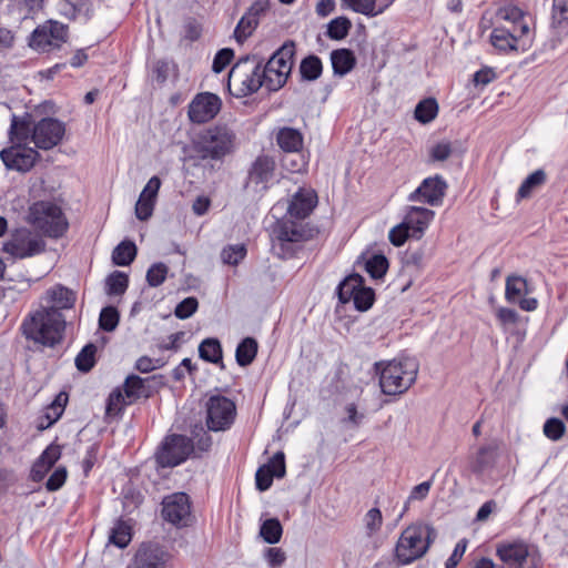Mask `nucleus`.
<instances>
[{"label": "nucleus", "mask_w": 568, "mask_h": 568, "mask_svg": "<svg viewBox=\"0 0 568 568\" xmlns=\"http://www.w3.org/2000/svg\"><path fill=\"white\" fill-rule=\"evenodd\" d=\"M236 144V133L230 125L215 124L201 133L197 150L203 159L221 160L231 154Z\"/></svg>", "instance_id": "6"}, {"label": "nucleus", "mask_w": 568, "mask_h": 568, "mask_svg": "<svg viewBox=\"0 0 568 568\" xmlns=\"http://www.w3.org/2000/svg\"><path fill=\"white\" fill-rule=\"evenodd\" d=\"M257 353V343L252 337L244 338L236 348V362L240 366L250 365Z\"/></svg>", "instance_id": "31"}, {"label": "nucleus", "mask_w": 568, "mask_h": 568, "mask_svg": "<svg viewBox=\"0 0 568 568\" xmlns=\"http://www.w3.org/2000/svg\"><path fill=\"white\" fill-rule=\"evenodd\" d=\"M206 426L213 432L229 429L235 420L236 406L233 400L222 395L211 396L206 404Z\"/></svg>", "instance_id": "9"}, {"label": "nucleus", "mask_w": 568, "mask_h": 568, "mask_svg": "<svg viewBox=\"0 0 568 568\" xmlns=\"http://www.w3.org/2000/svg\"><path fill=\"white\" fill-rule=\"evenodd\" d=\"M496 554L501 561L500 568H541L538 552L525 542H501Z\"/></svg>", "instance_id": "8"}, {"label": "nucleus", "mask_w": 568, "mask_h": 568, "mask_svg": "<svg viewBox=\"0 0 568 568\" xmlns=\"http://www.w3.org/2000/svg\"><path fill=\"white\" fill-rule=\"evenodd\" d=\"M136 255V246L132 242L120 243L112 253L114 264L120 266L129 265Z\"/></svg>", "instance_id": "38"}, {"label": "nucleus", "mask_w": 568, "mask_h": 568, "mask_svg": "<svg viewBox=\"0 0 568 568\" xmlns=\"http://www.w3.org/2000/svg\"><path fill=\"white\" fill-rule=\"evenodd\" d=\"M123 392L125 393L128 402L133 403L138 398L144 396V381L136 375H131L126 377L125 383L123 385Z\"/></svg>", "instance_id": "43"}, {"label": "nucleus", "mask_w": 568, "mask_h": 568, "mask_svg": "<svg viewBox=\"0 0 568 568\" xmlns=\"http://www.w3.org/2000/svg\"><path fill=\"white\" fill-rule=\"evenodd\" d=\"M545 182L546 173L544 170H536L529 174L518 189L517 201L530 197L532 192L540 187Z\"/></svg>", "instance_id": "30"}, {"label": "nucleus", "mask_w": 568, "mask_h": 568, "mask_svg": "<svg viewBox=\"0 0 568 568\" xmlns=\"http://www.w3.org/2000/svg\"><path fill=\"white\" fill-rule=\"evenodd\" d=\"M453 152L452 144L448 141L436 143L429 149V160L432 162H442L447 160Z\"/></svg>", "instance_id": "55"}, {"label": "nucleus", "mask_w": 568, "mask_h": 568, "mask_svg": "<svg viewBox=\"0 0 568 568\" xmlns=\"http://www.w3.org/2000/svg\"><path fill=\"white\" fill-rule=\"evenodd\" d=\"M409 237H412L410 231L404 225V221L390 229L388 234L389 242L397 247L402 246Z\"/></svg>", "instance_id": "59"}, {"label": "nucleus", "mask_w": 568, "mask_h": 568, "mask_svg": "<svg viewBox=\"0 0 568 568\" xmlns=\"http://www.w3.org/2000/svg\"><path fill=\"white\" fill-rule=\"evenodd\" d=\"M496 17L498 20L510 22L511 28L516 29V23L523 19V12L519 8L514 6H506L498 9Z\"/></svg>", "instance_id": "56"}, {"label": "nucleus", "mask_w": 568, "mask_h": 568, "mask_svg": "<svg viewBox=\"0 0 568 568\" xmlns=\"http://www.w3.org/2000/svg\"><path fill=\"white\" fill-rule=\"evenodd\" d=\"M258 20L245 13L239 21L235 30L234 38L239 43H243L256 29Z\"/></svg>", "instance_id": "42"}, {"label": "nucleus", "mask_w": 568, "mask_h": 568, "mask_svg": "<svg viewBox=\"0 0 568 568\" xmlns=\"http://www.w3.org/2000/svg\"><path fill=\"white\" fill-rule=\"evenodd\" d=\"M528 293V285L520 276H508L506 280L505 297L508 302L515 303L521 295Z\"/></svg>", "instance_id": "33"}, {"label": "nucleus", "mask_w": 568, "mask_h": 568, "mask_svg": "<svg viewBox=\"0 0 568 568\" xmlns=\"http://www.w3.org/2000/svg\"><path fill=\"white\" fill-rule=\"evenodd\" d=\"M565 424L559 418H549L544 425V434L551 440H558L565 433Z\"/></svg>", "instance_id": "58"}, {"label": "nucleus", "mask_w": 568, "mask_h": 568, "mask_svg": "<svg viewBox=\"0 0 568 568\" xmlns=\"http://www.w3.org/2000/svg\"><path fill=\"white\" fill-rule=\"evenodd\" d=\"M74 302L75 296L72 291L64 286L55 285L49 288L41 297V304L39 307L61 313L63 310L71 308Z\"/></svg>", "instance_id": "19"}, {"label": "nucleus", "mask_w": 568, "mask_h": 568, "mask_svg": "<svg viewBox=\"0 0 568 568\" xmlns=\"http://www.w3.org/2000/svg\"><path fill=\"white\" fill-rule=\"evenodd\" d=\"M201 358L211 363H219L222 359L221 344L215 338H206L199 346Z\"/></svg>", "instance_id": "39"}, {"label": "nucleus", "mask_w": 568, "mask_h": 568, "mask_svg": "<svg viewBox=\"0 0 568 568\" xmlns=\"http://www.w3.org/2000/svg\"><path fill=\"white\" fill-rule=\"evenodd\" d=\"M170 554L158 545H142L135 554L136 568H165Z\"/></svg>", "instance_id": "21"}, {"label": "nucleus", "mask_w": 568, "mask_h": 568, "mask_svg": "<svg viewBox=\"0 0 568 568\" xmlns=\"http://www.w3.org/2000/svg\"><path fill=\"white\" fill-rule=\"evenodd\" d=\"M65 133L64 123L52 118H44L32 126L27 121H17L11 125V140L26 141L29 138L41 150H50L57 146Z\"/></svg>", "instance_id": "3"}, {"label": "nucleus", "mask_w": 568, "mask_h": 568, "mask_svg": "<svg viewBox=\"0 0 568 568\" xmlns=\"http://www.w3.org/2000/svg\"><path fill=\"white\" fill-rule=\"evenodd\" d=\"M437 113L438 104L433 98L420 101L415 108V119L424 124L432 122Z\"/></svg>", "instance_id": "35"}, {"label": "nucleus", "mask_w": 568, "mask_h": 568, "mask_svg": "<svg viewBox=\"0 0 568 568\" xmlns=\"http://www.w3.org/2000/svg\"><path fill=\"white\" fill-rule=\"evenodd\" d=\"M67 469L65 467H58L53 474L49 477L47 484H45V487L49 491H55L58 489H60L65 479H67Z\"/></svg>", "instance_id": "61"}, {"label": "nucleus", "mask_w": 568, "mask_h": 568, "mask_svg": "<svg viewBox=\"0 0 568 568\" xmlns=\"http://www.w3.org/2000/svg\"><path fill=\"white\" fill-rule=\"evenodd\" d=\"M27 222L50 237H59L68 229L61 209L47 201L36 202L29 207Z\"/></svg>", "instance_id": "7"}, {"label": "nucleus", "mask_w": 568, "mask_h": 568, "mask_svg": "<svg viewBox=\"0 0 568 568\" xmlns=\"http://www.w3.org/2000/svg\"><path fill=\"white\" fill-rule=\"evenodd\" d=\"M221 105V99L216 94L210 92L199 93L189 104V119L193 123H205L216 116Z\"/></svg>", "instance_id": "14"}, {"label": "nucleus", "mask_w": 568, "mask_h": 568, "mask_svg": "<svg viewBox=\"0 0 568 568\" xmlns=\"http://www.w3.org/2000/svg\"><path fill=\"white\" fill-rule=\"evenodd\" d=\"M374 296V291L362 284L353 298L355 307L358 311H367L373 305Z\"/></svg>", "instance_id": "54"}, {"label": "nucleus", "mask_w": 568, "mask_h": 568, "mask_svg": "<svg viewBox=\"0 0 568 568\" xmlns=\"http://www.w3.org/2000/svg\"><path fill=\"white\" fill-rule=\"evenodd\" d=\"M246 255V248L243 244L229 245L221 252L223 263L236 265Z\"/></svg>", "instance_id": "51"}, {"label": "nucleus", "mask_w": 568, "mask_h": 568, "mask_svg": "<svg viewBox=\"0 0 568 568\" xmlns=\"http://www.w3.org/2000/svg\"><path fill=\"white\" fill-rule=\"evenodd\" d=\"M131 527L123 521H119L111 530L109 540L119 548H124L131 541Z\"/></svg>", "instance_id": "44"}, {"label": "nucleus", "mask_w": 568, "mask_h": 568, "mask_svg": "<svg viewBox=\"0 0 568 568\" xmlns=\"http://www.w3.org/2000/svg\"><path fill=\"white\" fill-rule=\"evenodd\" d=\"M199 306V302L195 297H186L180 302L174 311L178 318L185 320L192 316Z\"/></svg>", "instance_id": "57"}, {"label": "nucleus", "mask_w": 568, "mask_h": 568, "mask_svg": "<svg viewBox=\"0 0 568 568\" xmlns=\"http://www.w3.org/2000/svg\"><path fill=\"white\" fill-rule=\"evenodd\" d=\"M447 190V183L439 176L425 179L422 184L409 194L410 202H420L432 206L439 205L443 202Z\"/></svg>", "instance_id": "16"}, {"label": "nucleus", "mask_w": 568, "mask_h": 568, "mask_svg": "<svg viewBox=\"0 0 568 568\" xmlns=\"http://www.w3.org/2000/svg\"><path fill=\"white\" fill-rule=\"evenodd\" d=\"M499 456V446L497 443H489L480 446L470 457L469 467L475 474H483L494 468Z\"/></svg>", "instance_id": "23"}, {"label": "nucleus", "mask_w": 568, "mask_h": 568, "mask_svg": "<svg viewBox=\"0 0 568 568\" xmlns=\"http://www.w3.org/2000/svg\"><path fill=\"white\" fill-rule=\"evenodd\" d=\"M365 268L373 278H382L388 268V261L384 255L375 254L365 262Z\"/></svg>", "instance_id": "45"}, {"label": "nucleus", "mask_w": 568, "mask_h": 568, "mask_svg": "<svg viewBox=\"0 0 568 568\" xmlns=\"http://www.w3.org/2000/svg\"><path fill=\"white\" fill-rule=\"evenodd\" d=\"M42 237L28 229L17 230L4 243L3 250L14 258H27L44 251Z\"/></svg>", "instance_id": "11"}, {"label": "nucleus", "mask_w": 568, "mask_h": 568, "mask_svg": "<svg viewBox=\"0 0 568 568\" xmlns=\"http://www.w3.org/2000/svg\"><path fill=\"white\" fill-rule=\"evenodd\" d=\"M285 471V456L282 452H277L266 465L257 469L255 475L257 489L261 491L268 489L273 477L282 478Z\"/></svg>", "instance_id": "17"}, {"label": "nucleus", "mask_w": 568, "mask_h": 568, "mask_svg": "<svg viewBox=\"0 0 568 568\" xmlns=\"http://www.w3.org/2000/svg\"><path fill=\"white\" fill-rule=\"evenodd\" d=\"M322 61L316 55H308L302 60L300 73L304 80L314 81L322 74Z\"/></svg>", "instance_id": "36"}, {"label": "nucleus", "mask_w": 568, "mask_h": 568, "mask_svg": "<svg viewBox=\"0 0 568 568\" xmlns=\"http://www.w3.org/2000/svg\"><path fill=\"white\" fill-rule=\"evenodd\" d=\"M20 142L21 141H18V143H14L10 148L3 149L0 152V158L7 169L18 172H28L34 166L40 154L33 148L21 144Z\"/></svg>", "instance_id": "13"}, {"label": "nucleus", "mask_w": 568, "mask_h": 568, "mask_svg": "<svg viewBox=\"0 0 568 568\" xmlns=\"http://www.w3.org/2000/svg\"><path fill=\"white\" fill-rule=\"evenodd\" d=\"M331 62L334 74L344 77L355 67L356 58L348 49H337L331 52Z\"/></svg>", "instance_id": "28"}, {"label": "nucleus", "mask_w": 568, "mask_h": 568, "mask_svg": "<svg viewBox=\"0 0 568 568\" xmlns=\"http://www.w3.org/2000/svg\"><path fill=\"white\" fill-rule=\"evenodd\" d=\"M68 403V395L65 393H60L57 395L55 399L50 405V410L53 412V415L48 416V423H40V428L44 429L50 427L54 422H57L63 413L64 406Z\"/></svg>", "instance_id": "50"}, {"label": "nucleus", "mask_w": 568, "mask_h": 568, "mask_svg": "<svg viewBox=\"0 0 568 568\" xmlns=\"http://www.w3.org/2000/svg\"><path fill=\"white\" fill-rule=\"evenodd\" d=\"M162 514L165 520L175 526H187L192 519L189 496L175 493L163 500Z\"/></svg>", "instance_id": "15"}, {"label": "nucleus", "mask_w": 568, "mask_h": 568, "mask_svg": "<svg viewBox=\"0 0 568 568\" xmlns=\"http://www.w3.org/2000/svg\"><path fill=\"white\" fill-rule=\"evenodd\" d=\"M193 452L192 442L183 435H172L161 445L156 460L162 467H174L184 462Z\"/></svg>", "instance_id": "12"}, {"label": "nucleus", "mask_w": 568, "mask_h": 568, "mask_svg": "<svg viewBox=\"0 0 568 568\" xmlns=\"http://www.w3.org/2000/svg\"><path fill=\"white\" fill-rule=\"evenodd\" d=\"M233 57H234V52L232 49L225 48V49L220 50L213 60V65H212L213 71L215 73H220L221 71H223L225 69V67L230 64Z\"/></svg>", "instance_id": "60"}, {"label": "nucleus", "mask_w": 568, "mask_h": 568, "mask_svg": "<svg viewBox=\"0 0 568 568\" xmlns=\"http://www.w3.org/2000/svg\"><path fill=\"white\" fill-rule=\"evenodd\" d=\"M295 45L293 42L284 43L267 61L271 69L274 68L281 74L290 75L293 68Z\"/></svg>", "instance_id": "25"}, {"label": "nucleus", "mask_w": 568, "mask_h": 568, "mask_svg": "<svg viewBox=\"0 0 568 568\" xmlns=\"http://www.w3.org/2000/svg\"><path fill=\"white\" fill-rule=\"evenodd\" d=\"M97 347L93 344H89L82 348V351L75 357V366L81 372H89L94 365V355Z\"/></svg>", "instance_id": "49"}, {"label": "nucleus", "mask_w": 568, "mask_h": 568, "mask_svg": "<svg viewBox=\"0 0 568 568\" xmlns=\"http://www.w3.org/2000/svg\"><path fill=\"white\" fill-rule=\"evenodd\" d=\"M169 267L164 263H155L146 272V282L152 287L160 286L166 278Z\"/></svg>", "instance_id": "52"}, {"label": "nucleus", "mask_w": 568, "mask_h": 568, "mask_svg": "<svg viewBox=\"0 0 568 568\" xmlns=\"http://www.w3.org/2000/svg\"><path fill=\"white\" fill-rule=\"evenodd\" d=\"M491 44L500 51L517 50L518 36L516 29H507L505 27H497L490 36Z\"/></svg>", "instance_id": "26"}, {"label": "nucleus", "mask_w": 568, "mask_h": 568, "mask_svg": "<svg viewBox=\"0 0 568 568\" xmlns=\"http://www.w3.org/2000/svg\"><path fill=\"white\" fill-rule=\"evenodd\" d=\"M65 320L60 312L37 308L22 322L21 331L27 339L47 347H53L63 338Z\"/></svg>", "instance_id": "1"}, {"label": "nucleus", "mask_w": 568, "mask_h": 568, "mask_svg": "<svg viewBox=\"0 0 568 568\" xmlns=\"http://www.w3.org/2000/svg\"><path fill=\"white\" fill-rule=\"evenodd\" d=\"M276 240L281 243H295L304 240V230L301 224L286 221L278 224Z\"/></svg>", "instance_id": "29"}, {"label": "nucleus", "mask_w": 568, "mask_h": 568, "mask_svg": "<svg viewBox=\"0 0 568 568\" xmlns=\"http://www.w3.org/2000/svg\"><path fill=\"white\" fill-rule=\"evenodd\" d=\"M351 29V21L347 18H336L328 23L327 36L331 39H344Z\"/></svg>", "instance_id": "48"}, {"label": "nucleus", "mask_w": 568, "mask_h": 568, "mask_svg": "<svg viewBox=\"0 0 568 568\" xmlns=\"http://www.w3.org/2000/svg\"><path fill=\"white\" fill-rule=\"evenodd\" d=\"M161 186V180L152 176L142 190L135 204V216L141 221H146L153 214L158 193Z\"/></svg>", "instance_id": "20"}, {"label": "nucleus", "mask_w": 568, "mask_h": 568, "mask_svg": "<svg viewBox=\"0 0 568 568\" xmlns=\"http://www.w3.org/2000/svg\"><path fill=\"white\" fill-rule=\"evenodd\" d=\"M67 27L58 21L49 20L39 26L31 36L30 47L39 52H51L67 41Z\"/></svg>", "instance_id": "10"}, {"label": "nucleus", "mask_w": 568, "mask_h": 568, "mask_svg": "<svg viewBox=\"0 0 568 568\" xmlns=\"http://www.w3.org/2000/svg\"><path fill=\"white\" fill-rule=\"evenodd\" d=\"M434 215L435 212L429 209L413 205L406 210L403 220L404 225L408 227L413 239L419 240L433 221Z\"/></svg>", "instance_id": "18"}, {"label": "nucleus", "mask_w": 568, "mask_h": 568, "mask_svg": "<svg viewBox=\"0 0 568 568\" xmlns=\"http://www.w3.org/2000/svg\"><path fill=\"white\" fill-rule=\"evenodd\" d=\"M129 278L122 272H113L105 280V292L108 295H122L128 288Z\"/></svg>", "instance_id": "41"}, {"label": "nucleus", "mask_w": 568, "mask_h": 568, "mask_svg": "<svg viewBox=\"0 0 568 568\" xmlns=\"http://www.w3.org/2000/svg\"><path fill=\"white\" fill-rule=\"evenodd\" d=\"M61 456V449L58 445H50L39 457V460L47 466V468H52V466L58 462Z\"/></svg>", "instance_id": "62"}, {"label": "nucleus", "mask_w": 568, "mask_h": 568, "mask_svg": "<svg viewBox=\"0 0 568 568\" xmlns=\"http://www.w3.org/2000/svg\"><path fill=\"white\" fill-rule=\"evenodd\" d=\"M278 146L285 152H298L303 148V135L294 128H281L276 134Z\"/></svg>", "instance_id": "27"}, {"label": "nucleus", "mask_w": 568, "mask_h": 568, "mask_svg": "<svg viewBox=\"0 0 568 568\" xmlns=\"http://www.w3.org/2000/svg\"><path fill=\"white\" fill-rule=\"evenodd\" d=\"M366 537L374 539L383 526V515L379 508H371L363 518Z\"/></svg>", "instance_id": "34"}, {"label": "nucleus", "mask_w": 568, "mask_h": 568, "mask_svg": "<svg viewBox=\"0 0 568 568\" xmlns=\"http://www.w3.org/2000/svg\"><path fill=\"white\" fill-rule=\"evenodd\" d=\"M274 169L275 162L272 158L266 155L258 156L250 171V182L264 189L266 183L273 178Z\"/></svg>", "instance_id": "24"}, {"label": "nucleus", "mask_w": 568, "mask_h": 568, "mask_svg": "<svg viewBox=\"0 0 568 568\" xmlns=\"http://www.w3.org/2000/svg\"><path fill=\"white\" fill-rule=\"evenodd\" d=\"M317 204V195L312 189H300L291 199L287 213L294 219H305Z\"/></svg>", "instance_id": "22"}, {"label": "nucleus", "mask_w": 568, "mask_h": 568, "mask_svg": "<svg viewBox=\"0 0 568 568\" xmlns=\"http://www.w3.org/2000/svg\"><path fill=\"white\" fill-rule=\"evenodd\" d=\"M437 532L428 524H415L404 529L395 547V560L398 566L409 565L422 558L435 540Z\"/></svg>", "instance_id": "4"}, {"label": "nucleus", "mask_w": 568, "mask_h": 568, "mask_svg": "<svg viewBox=\"0 0 568 568\" xmlns=\"http://www.w3.org/2000/svg\"><path fill=\"white\" fill-rule=\"evenodd\" d=\"M262 72L263 85H265L270 91H276L281 89L288 78L285 74H281L280 71L274 68L271 70V65L267 63L265 65L262 64Z\"/></svg>", "instance_id": "40"}, {"label": "nucleus", "mask_w": 568, "mask_h": 568, "mask_svg": "<svg viewBox=\"0 0 568 568\" xmlns=\"http://www.w3.org/2000/svg\"><path fill=\"white\" fill-rule=\"evenodd\" d=\"M119 323V313L116 308L112 306L104 307L101 311L99 324L100 327L106 332H112L115 329Z\"/></svg>", "instance_id": "53"}, {"label": "nucleus", "mask_w": 568, "mask_h": 568, "mask_svg": "<svg viewBox=\"0 0 568 568\" xmlns=\"http://www.w3.org/2000/svg\"><path fill=\"white\" fill-rule=\"evenodd\" d=\"M353 11L375 17L378 12V0H343Z\"/></svg>", "instance_id": "47"}, {"label": "nucleus", "mask_w": 568, "mask_h": 568, "mask_svg": "<svg viewBox=\"0 0 568 568\" xmlns=\"http://www.w3.org/2000/svg\"><path fill=\"white\" fill-rule=\"evenodd\" d=\"M466 548H467V540L466 539L459 540L456 544L453 554L447 559V561L445 564V567L446 568H456V566L458 565V562L463 558V556H464V554L466 551Z\"/></svg>", "instance_id": "63"}, {"label": "nucleus", "mask_w": 568, "mask_h": 568, "mask_svg": "<svg viewBox=\"0 0 568 568\" xmlns=\"http://www.w3.org/2000/svg\"><path fill=\"white\" fill-rule=\"evenodd\" d=\"M131 403L132 402H128L125 393L121 388H116L110 394L108 398L105 408L106 415L115 416L122 410V408L125 405Z\"/></svg>", "instance_id": "46"}, {"label": "nucleus", "mask_w": 568, "mask_h": 568, "mask_svg": "<svg viewBox=\"0 0 568 568\" xmlns=\"http://www.w3.org/2000/svg\"><path fill=\"white\" fill-rule=\"evenodd\" d=\"M385 395H402L416 382L418 363L414 358L377 362L374 365Z\"/></svg>", "instance_id": "2"}, {"label": "nucleus", "mask_w": 568, "mask_h": 568, "mask_svg": "<svg viewBox=\"0 0 568 568\" xmlns=\"http://www.w3.org/2000/svg\"><path fill=\"white\" fill-rule=\"evenodd\" d=\"M265 556L268 564L273 567L281 566L286 559L285 552L281 548H268Z\"/></svg>", "instance_id": "64"}, {"label": "nucleus", "mask_w": 568, "mask_h": 568, "mask_svg": "<svg viewBox=\"0 0 568 568\" xmlns=\"http://www.w3.org/2000/svg\"><path fill=\"white\" fill-rule=\"evenodd\" d=\"M262 60L256 55L240 59L229 73V89L236 97H247L263 85Z\"/></svg>", "instance_id": "5"}, {"label": "nucleus", "mask_w": 568, "mask_h": 568, "mask_svg": "<svg viewBox=\"0 0 568 568\" xmlns=\"http://www.w3.org/2000/svg\"><path fill=\"white\" fill-rule=\"evenodd\" d=\"M283 528L278 519H266L260 528V536L267 544H277L281 540Z\"/></svg>", "instance_id": "37"}, {"label": "nucleus", "mask_w": 568, "mask_h": 568, "mask_svg": "<svg viewBox=\"0 0 568 568\" xmlns=\"http://www.w3.org/2000/svg\"><path fill=\"white\" fill-rule=\"evenodd\" d=\"M363 284V277L358 274H353L346 277L338 286V298L342 303H348L357 293Z\"/></svg>", "instance_id": "32"}]
</instances>
